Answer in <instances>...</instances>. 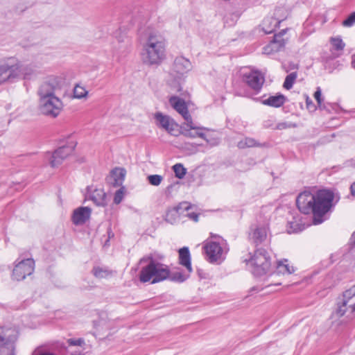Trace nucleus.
Wrapping results in <instances>:
<instances>
[{
	"label": "nucleus",
	"mask_w": 355,
	"mask_h": 355,
	"mask_svg": "<svg viewBox=\"0 0 355 355\" xmlns=\"http://www.w3.org/2000/svg\"><path fill=\"white\" fill-rule=\"evenodd\" d=\"M166 42L159 33H150L144 44L141 59L147 65H158L165 58Z\"/></svg>",
	"instance_id": "nucleus-1"
},
{
	"label": "nucleus",
	"mask_w": 355,
	"mask_h": 355,
	"mask_svg": "<svg viewBox=\"0 0 355 355\" xmlns=\"http://www.w3.org/2000/svg\"><path fill=\"white\" fill-rule=\"evenodd\" d=\"M334 193L327 189L319 190L314 198V203L311 208L313 223L319 225L329 218L334 205Z\"/></svg>",
	"instance_id": "nucleus-2"
},
{
	"label": "nucleus",
	"mask_w": 355,
	"mask_h": 355,
	"mask_svg": "<svg viewBox=\"0 0 355 355\" xmlns=\"http://www.w3.org/2000/svg\"><path fill=\"white\" fill-rule=\"evenodd\" d=\"M148 263L143 267L139 273V280L148 282L152 279V284L162 282L169 277L170 270L166 265L154 259L153 256H147L140 259V263Z\"/></svg>",
	"instance_id": "nucleus-3"
},
{
	"label": "nucleus",
	"mask_w": 355,
	"mask_h": 355,
	"mask_svg": "<svg viewBox=\"0 0 355 355\" xmlns=\"http://www.w3.org/2000/svg\"><path fill=\"white\" fill-rule=\"evenodd\" d=\"M19 332L15 326H0V354L15 355V346Z\"/></svg>",
	"instance_id": "nucleus-4"
},
{
	"label": "nucleus",
	"mask_w": 355,
	"mask_h": 355,
	"mask_svg": "<svg viewBox=\"0 0 355 355\" xmlns=\"http://www.w3.org/2000/svg\"><path fill=\"white\" fill-rule=\"evenodd\" d=\"M191 69V63L189 60L180 56L177 57L173 62L171 76L173 79L169 80V84L177 92L182 90V84L184 83V75Z\"/></svg>",
	"instance_id": "nucleus-5"
},
{
	"label": "nucleus",
	"mask_w": 355,
	"mask_h": 355,
	"mask_svg": "<svg viewBox=\"0 0 355 355\" xmlns=\"http://www.w3.org/2000/svg\"><path fill=\"white\" fill-rule=\"evenodd\" d=\"M345 313L347 317L352 318L355 314V285L343 292L342 297L337 300L334 314L340 318Z\"/></svg>",
	"instance_id": "nucleus-6"
},
{
	"label": "nucleus",
	"mask_w": 355,
	"mask_h": 355,
	"mask_svg": "<svg viewBox=\"0 0 355 355\" xmlns=\"http://www.w3.org/2000/svg\"><path fill=\"white\" fill-rule=\"evenodd\" d=\"M249 261L253 266L252 274L256 277L266 275L270 268V258L265 249H257Z\"/></svg>",
	"instance_id": "nucleus-7"
},
{
	"label": "nucleus",
	"mask_w": 355,
	"mask_h": 355,
	"mask_svg": "<svg viewBox=\"0 0 355 355\" xmlns=\"http://www.w3.org/2000/svg\"><path fill=\"white\" fill-rule=\"evenodd\" d=\"M62 108L63 103L56 96L39 98V109L43 115L55 118L60 114Z\"/></svg>",
	"instance_id": "nucleus-8"
},
{
	"label": "nucleus",
	"mask_w": 355,
	"mask_h": 355,
	"mask_svg": "<svg viewBox=\"0 0 355 355\" xmlns=\"http://www.w3.org/2000/svg\"><path fill=\"white\" fill-rule=\"evenodd\" d=\"M63 79L58 76L48 77L40 85L37 91L40 97L55 96V93L61 90Z\"/></svg>",
	"instance_id": "nucleus-9"
},
{
	"label": "nucleus",
	"mask_w": 355,
	"mask_h": 355,
	"mask_svg": "<svg viewBox=\"0 0 355 355\" xmlns=\"http://www.w3.org/2000/svg\"><path fill=\"white\" fill-rule=\"evenodd\" d=\"M34 270L35 261L33 259L21 260L15 266L12 279L18 282L24 280L27 276L31 275Z\"/></svg>",
	"instance_id": "nucleus-10"
},
{
	"label": "nucleus",
	"mask_w": 355,
	"mask_h": 355,
	"mask_svg": "<svg viewBox=\"0 0 355 355\" xmlns=\"http://www.w3.org/2000/svg\"><path fill=\"white\" fill-rule=\"evenodd\" d=\"M243 80L257 94L262 89L265 82V77L259 71L250 70L243 73Z\"/></svg>",
	"instance_id": "nucleus-11"
},
{
	"label": "nucleus",
	"mask_w": 355,
	"mask_h": 355,
	"mask_svg": "<svg viewBox=\"0 0 355 355\" xmlns=\"http://www.w3.org/2000/svg\"><path fill=\"white\" fill-rule=\"evenodd\" d=\"M75 147L76 144L70 142L54 150L50 160L51 166L52 167H57L60 165L62 162L73 152Z\"/></svg>",
	"instance_id": "nucleus-12"
},
{
	"label": "nucleus",
	"mask_w": 355,
	"mask_h": 355,
	"mask_svg": "<svg viewBox=\"0 0 355 355\" xmlns=\"http://www.w3.org/2000/svg\"><path fill=\"white\" fill-rule=\"evenodd\" d=\"M207 256V260L211 263L220 262L224 259L223 257V248L216 241H209L203 247Z\"/></svg>",
	"instance_id": "nucleus-13"
},
{
	"label": "nucleus",
	"mask_w": 355,
	"mask_h": 355,
	"mask_svg": "<svg viewBox=\"0 0 355 355\" xmlns=\"http://www.w3.org/2000/svg\"><path fill=\"white\" fill-rule=\"evenodd\" d=\"M314 198L315 195L309 191L300 193L296 199V205L300 211L304 214H310L314 203Z\"/></svg>",
	"instance_id": "nucleus-14"
},
{
	"label": "nucleus",
	"mask_w": 355,
	"mask_h": 355,
	"mask_svg": "<svg viewBox=\"0 0 355 355\" xmlns=\"http://www.w3.org/2000/svg\"><path fill=\"white\" fill-rule=\"evenodd\" d=\"M155 119L157 122V125L166 130L169 134L173 136L178 135V124L168 116L157 112L155 114Z\"/></svg>",
	"instance_id": "nucleus-15"
},
{
	"label": "nucleus",
	"mask_w": 355,
	"mask_h": 355,
	"mask_svg": "<svg viewBox=\"0 0 355 355\" xmlns=\"http://www.w3.org/2000/svg\"><path fill=\"white\" fill-rule=\"evenodd\" d=\"M268 230L267 225H252L249 233L250 241L256 245L262 243L266 240Z\"/></svg>",
	"instance_id": "nucleus-16"
},
{
	"label": "nucleus",
	"mask_w": 355,
	"mask_h": 355,
	"mask_svg": "<svg viewBox=\"0 0 355 355\" xmlns=\"http://www.w3.org/2000/svg\"><path fill=\"white\" fill-rule=\"evenodd\" d=\"M287 28L282 30L278 34H275L273 37V40L270 42L268 45L264 47V52L267 54H270L275 52L280 51L283 49L286 44V40L283 38V36L287 32Z\"/></svg>",
	"instance_id": "nucleus-17"
},
{
	"label": "nucleus",
	"mask_w": 355,
	"mask_h": 355,
	"mask_svg": "<svg viewBox=\"0 0 355 355\" xmlns=\"http://www.w3.org/2000/svg\"><path fill=\"white\" fill-rule=\"evenodd\" d=\"M191 209V205L187 202H183L180 203L177 207H175L173 210L168 211L166 214V220L167 222H170L171 223H173V220L169 219V216L171 215H173V213L178 214H183L188 218H189L191 220L198 222L199 214L195 212H187V214H184V211H188Z\"/></svg>",
	"instance_id": "nucleus-18"
},
{
	"label": "nucleus",
	"mask_w": 355,
	"mask_h": 355,
	"mask_svg": "<svg viewBox=\"0 0 355 355\" xmlns=\"http://www.w3.org/2000/svg\"><path fill=\"white\" fill-rule=\"evenodd\" d=\"M282 8H277L275 12V17H267L262 22V30L266 34L273 33L279 24L284 20L285 18L279 19L277 17L278 14L282 11Z\"/></svg>",
	"instance_id": "nucleus-19"
},
{
	"label": "nucleus",
	"mask_w": 355,
	"mask_h": 355,
	"mask_svg": "<svg viewBox=\"0 0 355 355\" xmlns=\"http://www.w3.org/2000/svg\"><path fill=\"white\" fill-rule=\"evenodd\" d=\"M87 196L97 206L105 207L107 205V196L103 189H93L92 186L87 187Z\"/></svg>",
	"instance_id": "nucleus-20"
},
{
	"label": "nucleus",
	"mask_w": 355,
	"mask_h": 355,
	"mask_svg": "<svg viewBox=\"0 0 355 355\" xmlns=\"http://www.w3.org/2000/svg\"><path fill=\"white\" fill-rule=\"evenodd\" d=\"M92 210L87 207H80L73 211L72 221L73 224L78 225L85 223L89 218Z\"/></svg>",
	"instance_id": "nucleus-21"
},
{
	"label": "nucleus",
	"mask_w": 355,
	"mask_h": 355,
	"mask_svg": "<svg viewBox=\"0 0 355 355\" xmlns=\"http://www.w3.org/2000/svg\"><path fill=\"white\" fill-rule=\"evenodd\" d=\"M125 171L122 168H116L113 169L109 176L106 178V182L108 184L114 187H120L124 180Z\"/></svg>",
	"instance_id": "nucleus-22"
},
{
	"label": "nucleus",
	"mask_w": 355,
	"mask_h": 355,
	"mask_svg": "<svg viewBox=\"0 0 355 355\" xmlns=\"http://www.w3.org/2000/svg\"><path fill=\"white\" fill-rule=\"evenodd\" d=\"M18 68L14 65H0V84L6 80L12 81L19 75L16 73Z\"/></svg>",
	"instance_id": "nucleus-23"
},
{
	"label": "nucleus",
	"mask_w": 355,
	"mask_h": 355,
	"mask_svg": "<svg viewBox=\"0 0 355 355\" xmlns=\"http://www.w3.org/2000/svg\"><path fill=\"white\" fill-rule=\"evenodd\" d=\"M179 254V263L185 267L189 273L193 271L191 262V254L188 247H183L178 251Z\"/></svg>",
	"instance_id": "nucleus-24"
},
{
	"label": "nucleus",
	"mask_w": 355,
	"mask_h": 355,
	"mask_svg": "<svg viewBox=\"0 0 355 355\" xmlns=\"http://www.w3.org/2000/svg\"><path fill=\"white\" fill-rule=\"evenodd\" d=\"M286 101V97L282 94H277L275 96H270L268 98L262 100L261 103L264 105L272 107H280Z\"/></svg>",
	"instance_id": "nucleus-25"
},
{
	"label": "nucleus",
	"mask_w": 355,
	"mask_h": 355,
	"mask_svg": "<svg viewBox=\"0 0 355 355\" xmlns=\"http://www.w3.org/2000/svg\"><path fill=\"white\" fill-rule=\"evenodd\" d=\"M169 103L182 116V117L189 113L187 105L183 99L178 96H171L169 98Z\"/></svg>",
	"instance_id": "nucleus-26"
},
{
	"label": "nucleus",
	"mask_w": 355,
	"mask_h": 355,
	"mask_svg": "<svg viewBox=\"0 0 355 355\" xmlns=\"http://www.w3.org/2000/svg\"><path fill=\"white\" fill-rule=\"evenodd\" d=\"M295 272V268L292 266H289L287 259L279 261L277 262L276 271L270 275V277L275 275H291Z\"/></svg>",
	"instance_id": "nucleus-27"
},
{
	"label": "nucleus",
	"mask_w": 355,
	"mask_h": 355,
	"mask_svg": "<svg viewBox=\"0 0 355 355\" xmlns=\"http://www.w3.org/2000/svg\"><path fill=\"white\" fill-rule=\"evenodd\" d=\"M238 146L240 148H244L261 146V144H259L255 139H254L252 138L246 137L244 139H243L239 142Z\"/></svg>",
	"instance_id": "nucleus-28"
},
{
	"label": "nucleus",
	"mask_w": 355,
	"mask_h": 355,
	"mask_svg": "<svg viewBox=\"0 0 355 355\" xmlns=\"http://www.w3.org/2000/svg\"><path fill=\"white\" fill-rule=\"evenodd\" d=\"M189 275H187L182 272H175L172 273L170 272L168 279L172 282L182 283L186 281Z\"/></svg>",
	"instance_id": "nucleus-29"
},
{
	"label": "nucleus",
	"mask_w": 355,
	"mask_h": 355,
	"mask_svg": "<svg viewBox=\"0 0 355 355\" xmlns=\"http://www.w3.org/2000/svg\"><path fill=\"white\" fill-rule=\"evenodd\" d=\"M173 170L175 177L179 179H182L187 173V169L184 167L183 164L180 163L173 165Z\"/></svg>",
	"instance_id": "nucleus-30"
},
{
	"label": "nucleus",
	"mask_w": 355,
	"mask_h": 355,
	"mask_svg": "<svg viewBox=\"0 0 355 355\" xmlns=\"http://www.w3.org/2000/svg\"><path fill=\"white\" fill-rule=\"evenodd\" d=\"M297 78L296 72H293L286 76L284 83L283 84V87L286 89H290L292 88L295 79Z\"/></svg>",
	"instance_id": "nucleus-31"
},
{
	"label": "nucleus",
	"mask_w": 355,
	"mask_h": 355,
	"mask_svg": "<svg viewBox=\"0 0 355 355\" xmlns=\"http://www.w3.org/2000/svg\"><path fill=\"white\" fill-rule=\"evenodd\" d=\"M92 273L97 278H104L108 276L110 272L105 268L96 266L92 269Z\"/></svg>",
	"instance_id": "nucleus-32"
},
{
	"label": "nucleus",
	"mask_w": 355,
	"mask_h": 355,
	"mask_svg": "<svg viewBox=\"0 0 355 355\" xmlns=\"http://www.w3.org/2000/svg\"><path fill=\"white\" fill-rule=\"evenodd\" d=\"M304 230V225L298 223L296 221H290L288 222V232L289 234L291 233H297L298 232H301Z\"/></svg>",
	"instance_id": "nucleus-33"
},
{
	"label": "nucleus",
	"mask_w": 355,
	"mask_h": 355,
	"mask_svg": "<svg viewBox=\"0 0 355 355\" xmlns=\"http://www.w3.org/2000/svg\"><path fill=\"white\" fill-rule=\"evenodd\" d=\"M184 120L186 121V123H184V126L182 128H190L193 129V130H202L203 128L201 127H198L194 125L192 121L191 116L189 113L187 114V115H185L183 116Z\"/></svg>",
	"instance_id": "nucleus-34"
},
{
	"label": "nucleus",
	"mask_w": 355,
	"mask_h": 355,
	"mask_svg": "<svg viewBox=\"0 0 355 355\" xmlns=\"http://www.w3.org/2000/svg\"><path fill=\"white\" fill-rule=\"evenodd\" d=\"M87 94V91L85 87L76 85L73 89V96L76 98H82L85 97Z\"/></svg>",
	"instance_id": "nucleus-35"
},
{
	"label": "nucleus",
	"mask_w": 355,
	"mask_h": 355,
	"mask_svg": "<svg viewBox=\"0 0 355 355\" xmlns=\"http://www.w3.org/2000/svg\"><path fill=\"white\" fill-rule=\"evenodd\" d=\"M297 125L295 123L284 121V122H280V123H278L277 124H276L275 125V130H284V129H287V128H297Z\"/></svg>",
	"instance_id": "nucleus-36"
},
{
	"label": "nucleus",
	"mask_w": 355,
	"mask_h": 355,
	"mask_svg": "<svg viewBox=\"0 0 355 355\" xmlns=\"http://www.w3.org/2000/svg\"><path fill=\"white\" fill-rule=\"evenodd\" d=\"M148 182L153 186H158L163 180V177L160 175H150L147 177Z\"/></svg>",
	"instance_id": "nucleus-37"
},
{
	"label": "nucleus",
	"mask_w": 355,
	"mask_h": 355,
	"mask_svg": "<svg viewBox=\"0 0 355 355\" xmlns=\"http://www.w3.org/2000/svg\"><path fill=\"white\" fill-rule=\"evenodd\" d=\"M331 44L334 49L337 51H342L345 48V43L342 40L341 38L337 37V38H332L331 39Z\"/></svg>",
	"instance_id": "nucleus-38"
},
{
	"label": "nucleus",
	"mask_w": 355,
	"mask_h": 355,
	"mask_svg": "<svg viewBox=\"0 0 355 355\" xmlns=\"http://www.w3.org/2000/svg\"><path fill=\"white\" fill-rule=\"evenodd\" d=\"M355 24V11L349 14L347 17L342 22L344 27H352Z\"/></svg>",
	"instance_id": "nucleus-39"
},
{
	"label": "nucleus",
	"mask_w": 355,
	"mask_h": 355,
	"mask_svg": "<svg viewBox=\"0 0 355 355\" xmlns=\"http://www.w3.org/2000/svg\"><path fill=\"white\" fill-rule=\"evenodd\" d=\"M321 110H325L329 112H331V110L335 111L336 112H338L340 107L337 103H327L326 104L322 103V108Z\"/></svg>",
	"instance_id": "nucleus-40"
},
{
	"label": "nucleus",
	"mask_w": 355,
	"mask_h": 355,
	"mask_svg": "<svg viewBox=\"0 0 355 355\" xmlns=\"http://www.w3.org/2000/svg\"><path fill=\"white\" fill-rule=\"evenodd\" d=\"M24 79H31L35 74V71L31 67H24L20 70Z\"/></svg>",
	"instance_id": "nucleus-41"
},
{
	"label": "nucleus",
	"mask_w": 355,
	"mask_h": 355,
	"mask_svg": "<svg viewBox=\"0 0 355 355\" xmlns=\"http://www.w3.org/2000/svg\"><path fill=\"white\" fill-rule=\"evenodd\" d=\"M123 198V188L117 190L114 196V202L116 205L119 204Z\"/></svg>",
	"instance_id": "nucleus-42"
},
{
	"label": "nucleus",
	"mask_w": 355,
	"mask_h": 355,
	"mask_svg": "<svg viewBox=\"0 0 355 355\" xmlns=\"http://www.w3.org/2000/svg\"><path fill=\"white\" fill-rule=\"evenodd\" d=\"M67 343L71 346H82L85 344L83 338L73 339L70 338L67 340Z\"/></svg>",
	"instance_id": "nucleus-43"
},
{
	"label": "nucleus",
	"mask_w": 355,
	"mask_h": 355,
	"mask_svg": "<svg viewBox=\"0 0 355 355\" xmlns=\"http://www.w3.org/2000/svg\"><path fill=\"white\" fill-rule=\"evenodd\" d=\"M321 96H322L321 89L320 87H318L317 90L314 93V98L316 100L320 108H322V98Z\"/></svg>",
	"instance_id": "nucleus-44"
},
{
	"label": "nucleus",
	"mask_w": 355,
	"mask_h": 355,
	"mask_svg": "<svg viewBox=\"0 0 355 355\" xmlns=\"http://www.w3.org/2000/svg\"><path fill=\"white\" fill-rule=\"evenodd\" d=\"M193 129L182 128V134L187 137H196V134L191 132Z\"/></svg>",
	"instance_id": "nucleus-45"
},
{
	"label": "nucleus",
	"mask_w": 355,
	"mask_h": 355,
	"mask_svg": "<svg viewBox=\"0 0 355 355\" xmlns=\"http://www.w3.org/2000/svg\"><path fill=\"white\" fill-rule=\"evenodd\" d=\"M263 126L266 128H271L275 130L274 120L272 119L266 120L263 122Z\"/></svg>",
	"instance_id": "nucleus-46"
},
{
	"label": "nucleus",
	"mask_w": 355,
	"mask_h": 355,
	"mask_svg": "<svg viewBox=\"0 0 355 355\" xmlns=\"http://www.w3.org/2000/svg\"><path fill=\"white\" fill-rule=\"evenodd\" d=\"M32 355H56L54 353L50 352H43L39 349H35Z\"/></svg>",
	"instance_id": "nucleus-47"
},
{
	"label": "nucleus",
	"mask_w": 355,
	"mask_h": 355,
	"mask_svg": "<svg viewBox=\"0 0 355 355\" xmlns=\"http://www.w3.org/2000/svg\"><path fill=\"white\" fill-rule=\"evenodd\" d=\"M348 244L351 249L355 246V232L352 234Z\"/></svg>",
	"instance_id": "nucleus-48"
},
{
	"label": "nucleus",
	"mask_w": 355,
	"mask_h": 355,
	"mask_svg": "<svg viewBox=\"0 0 355 355\" xmlns=\"http://www.w3.org/2000/svg\"><path fill=\"white\" fill-rule=\"evenodd\" d=\"M350 193L355 198V182H354L350 186Z\"/></svg>",
	"instance_id": "nucleus-49"
},
{
	"label": "nucleus",
	"mask_w": 355,
	"mask_h": 355,
	"mask_svg": "<svg viewBox=\"0 0 355 355\" xmlns=\"http://www.w3.org/2000/svg\"><path fill=\"white\" fill-rule=\"evenodd\" d=\"M200 130H196L195 132L196 137H200L202 139H205V135L202 132L200 131Z\"/></svg>",
	"instance_id": "nucleus-50"
},
{
	"label": "nucleus",
	"mask_w": 355,
	"mask_h": 355,
	"mask_svg": "<svg viewBox=\"0 0 355 355\" xmlns=\"http://www.w3.org/2000/svg\"><path fill=\"white\" fill-rule=\"evenodd\" d=\"M282 285V283L281 282H271L267 285H266L264 286V288H268V287H270L271 286H281Z\"/></svg>",
	"instance_id": "nucleus-51"
},
{
	"label": "nucleus",
	"mask_w": 355,
	"mask_h": 355,
	"mask_svg": "<svg viewBox=\"0 0 355 355\" xmlns=\"http://www.w3.org/2000/svg\"><path fill=\"white\" fill-rule=\"evenodd\" d=\"M264 288H259V286H253L250 288V292L256 291L259 292L261 290H263Z\"/></svg>",
	"instance_id": "nucleus-52"
},
{
	"label": "nucleus",
	"mask_w": 355,
	"mask_h": 355,
	"mask_svg": "<svg viewBox=\"0 0 355 355\" xmlns=\"http://www.w3.org/2000/svg\"><path fill=\"white\" fill-rule=\"evenodd\" d=\"M352 67L355 69V54L352 55Z\"/></svg>",
	"instance_id": "nucleus-53"
},
{
	"label": "nucleus",
	"mask_w": 355,
	"mask_h": 355,
	"mask_svg": "<svg viewBox=\"0 0 355 355\" xmlns=\"http://www.w3.org/2000/svg\"><path fill=\"white\" fill-rule=\"evenodd\" d=\"M311 105H313V103H312L311 101H309V99L307 98L306 99V106H307V107L309 109H310L311 108V107H310Z\"/></svg>",
	"instance_id": "nucleus-54"
},
{
	"label": "nucleus",
	"mask_w": 355,
	"mask_h": 355,
	"mask_svg": "<svg viewBox=\"0 0 355 355\" xmlns=\"http://www.w3.org/2000/svg\"><path fill=\"white\" fill-rule=\"evenodd\" d=\"M198 275L201 277V278H205V277H203L202 275V270H198Z\"/></svg>",
	"instance_id": "nucleus-55"
},
{
	"label": "nucleus",
	"mask_w": 355,
	"mask_h": 355,
	"mask_svg": "<svg viewBox=\"0 0 355 355\" xmlns=\"http://www.w3.org/2000/svg\"><path fill=\"white\" fill-rule=\"evenodd\" d=\"M330 137H331V138H334V137H335V134H332V135H331V136H330Z\"/></svg>",
	"instance_id": "nucleus-56"
},
{
	"label": "nucleus",
	"mask_w": 355,
	"mask_h": 355,
	"mask_svg": "<svg viewBox=\"0 0 355 355\" xmlns=\"http://www.w3.org/2000/svg\"><path fill=\"white\" fill-rule=\"evenodd\" d=\"M71 355H83V354L79 353L78 354H71Z\"/></svg>",
	"instance_id": "nucleus-57"
}]
</instances>
